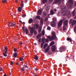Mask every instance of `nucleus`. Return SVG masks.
<instances>
[{
  "mask_svg": "<svg viewBox=\"0 0 76 76\" xmlns=\"http://www.w3.org/2000/svg\"><path fill=\"white\" fill-rule=\"evenodd\" d=\"M62 15L63 16H65V15H66V8H62Z\"/></svg>",
  "mask_w": 76,
  "mask_h": 76,
  "instance_id": "nucleus-4",
  "label": "nucleus"
},
{
  "mask_svg": "<svg viewBox=\"0 0 76 76\" xmlns=\"http://www.w3.org/2000/svg\"><path fill=\"white\" fill-rule=\"evenodd\" d=\"M34 58L35 60H38V57L37 56H35L34 57Z\"/></svg>",
  "mask_w": 76,
  "mask_h": 76,
  "instance_id": "nucleus-25",
  "label": "nucleus"
},
{
  "mask_svg": "<svg viewBox=\"0 0 76 76\" xmlns=\"http://www.w3.org/2000/svg\"><path fill=\"white\" fill-rule=\"evenodd\" d=\"M50 12L51 15H53V14H54V12H53V10H51Z\"/></svg>",
  "mask_w": 76,
  "mask_h": 76,
  "instance_id": "nucleus-26",
  "label": "nucleus"
},
{
  "mask_svg": "<svg viewBox=\"0 0 76 76\" xmlns=\"http://www.w3.org/2000/svg\"><path fill=\"white\" fill-rule=\"evenodd\" d=\"M19 44L20 45H22V42L19 43Z\"/></svg>",
  "mask_w": 76,
  "mask_h": 76,
  "instance_id": "nucleus-50",
  "label": "nucleus"
},
{
  "mask_svg": "<svg viewBox=\"0 0 76 76\" xmlns=\"http://www.w3.org/2000/svg\"><path fill=\"white\" fill-rule=\"evenodd\" d=\"M22 17H25L26 15H22Z\"/></svg>",
  "mask_w": 76,
  "mask_h": 76,
  "instance_id": "nucleus-52",
  "label": "nucleus"
},
{
  "mask_svg": "<svg viewBox=\"0 0 76 76\" xmlns=\"http://www.w3.org/2000/svg\"><path fill=\"white\" fill-rule=\"evenodd\" d=\"M42 35H44L45 34V32H44V30H43L42 31Z\"/></svg>",
  "mask_w": 76,
  "mask_h": 76,
  "instance_id": "nucleus-39",
  "label": "nucleus"
},
{
  "mask_svg": "<svg viewBox=\"0 0 76 76\" xmlns=\"http://www.w3.org/2000/svg\"><path fill=\"white\" fill-rule=\"evenodd\" d=\"M41 34H39L37 36V38H39L41 37Z\"/></svg>",
  "mask_w": 76,
  "mask_h": 76,
  "instance_id": "nucleus-30",
  "label": "nucleus"
},
{
  "mask_svg": "<svg viewBox=\"0 0 76 76\" xmlns=\"http://www.w3.org/2000/svg\"><path fill=\"white\" fill-rule=\"evenodd\" d=\"M53 20H54V21H56V18H53Z\"/></svg>",
  "mask_w": 76,
  "mask_h": 76,
  "instance_id": "nucleus-44",
  "label": "nucleus"
},
{
  "mask_svg": "<svg viewBox=\"0 0 76 76\" xmlns=\"http://www.w3.org/2000/svg\"><path fill=\"white\" fill-rule=\"evenodd\" d=\"M50 46H48L47 48L45 49V52H46V53H47V52L49 50H50Z\"/></svg>",
  "mask_w": 76,
  "mask_h": 76,
  "instance_id": "nucleus-14",
  "label": "nucleus"
},
{
  "mask_svg": "<svg viewBox=\"0 0 76 76\" xmlns=\"http://www.w3.org/2000/svg\"><path fill=\"white\" fill-rule=\"evenodd\" d=\"M44 43H42L41 44V48H42V47H43V45H44Z\"/></svg>",
  "mask_w": 76,
  "mask_h": 76,
  "instance_id": "nucleus-36",
  "label": "nucleus"
},
{
  "mask_svg": "<svg viewBox=\"0 0 76 76\" xmlns=\"http://www.w3.org/2000/svg\"><path fill=\"white\" fill-rule=\"evenodd\" d=\"M18 10L19 12H22V8L20 7H19L18 8Z\"/></svg>",
  "mask_w": 76,
  "mask_h": 76,
  "instance_id": "nucleus-17",
  "label": "nucleus"
},
{
  "mask_svg": "<svg viewBox=\"0 0 76 76\" xmlns=\"http://www.w3.org/2000/svg\"><path fill=\"white\" fill-rule=\"evenodd\" d=\"M22 29H23V30L24 31H25V29H24V27H23Z\"/></svg>",
  "mask_w": 76,
  "mask_h": 76,
  "instance_id": "nucleus-54",
  "label": "nucleus"
},
{
  "mask_svg": "<svg viewBox=\"0 0 76 76\" xmlns=\"http://www.w3.org/2000/svg\"><path fill=\"white\" fill-rule=\"evenodd\" d=\"M76 21L75 20H74L72 22V25H73V24H76Z\"/></svg>",
  "mask_w": 76,
  "mask_h": 76,
  "instance_id": "nucleus-22",
  "label": "nucleus"
},
{
  "mask_svg": "<svg viewBox=\"0 0 76 76\" xmlns=\"http://www.w3.org/2000/svg\"><path fill=\"white\" fill-rule=\"evenodd\" d=\"M54 41L51 42L50 44V47H51L52 45H54Z\"/></svg>",
  "mask_w": 76,
  "mask_h": 76,
  "instance_id": "nucleus-21",
  "label": "nucleus"
},
{
  "mask_svg": "<svg viewBox=\"0 0 76 76\" xmlns=\"http://www.w3.org/2000/svg\"><path fill=\"white\" fill-rule=\"evenodd\" d=\"M25 3H27V1H28V0H24Z\"/></svg>",
  "mask_w": 76,
  "mask_h": 76,
  "instance_id": "nucleus-51",
  "label": "nucleus"
},
{
  "mask_svg": "<svg viewBox=\"0 0 76 76\" xmlns=\"http://www.w3.org/2000/svg\"><path fill=\"white\" fill-rule=\"evenodd\" d=\"M33 22V20L31 18L28 21V22L29 23H32Z\"/></svg>",
  "mask_w": 76,
  "mask_h": 76,
  "instance_id": "nucleus-18",
  "label": "nucleus"
},
{
  "mask_svg": "<svg viewBox=\"0 0 76 76\" xmlns=\"http://www.w3.org/2000/svg\"><path fill=\"white\" fill-rule=\"evenodd\" d=\"M28 69V67L26 65H24L23 67L21 68V71H25V70H27Z\"/></svg>",
  "mask_w": 76,
  "mask_h": 76,
  "instance_id": "nucleus-3",
  "label": "nucleus"
},
{
  "mask_svg": "<svg viewBox=\"0 0 76 76\" xmlns=\"http://www.w3.org/2000/svg\"><path fill=\"white\" fill-rule=\"evenodd\" d=\"M19 22H20L21 23H22V21H19Z\"/></svg>",
  "mask_w": 76,
  "mask_h": 76,
  "instance_id": "nucleus-63",
  "label": "nucleus"
},
{
  "mask_svg": "<svg viewBox=\"0 0 76 76\" xmlns=\"http://www.w3.org/2000/svg\"><path fill=\"white\" fill-rule=\"evenodd\" d=\"M34 29H38V28H39V24H36L34 25Z\"/></svg>",
  "mask_w": 76,
  "mask_h": 76,
  "instance_id": "nucleus-10",
  "label": "nucleus"
},
{
  "mask_svg": "<svg viewBox=\"0 0 76 76\" xmlns=\"http://www.w3.org/2000/svg\"><path fill=\"white\" fill-rule=\"evenodd\" d=\"M64 20H61L58 23V28H60L61 26L63 23V22Z\"/></svg>",
  "mask_w": 76,
  "mask_h": 76,
  "instance_id": "nucleus-6",
  "label": "nucleus"
},
{
  "mask_svg": "<svg viewBox=\"0 0 76 76\" xmlns=\"http://www.w3.org/2000/svg\"><path fill=\"white\" fill-rule=\"evenodd\" d=\"M51 25L53 27H55L56 25V22L54 21L52 22L51 23Z\"/></svg>",
  "mask_w": 76,
  "mask_h": 76,
  "instance_id": "nucleus-9",
  "label": "nucleus"
},
{
  "mask_svg": "<svg viewBox=\"0 0 76 76\" xmlns=\"http://www.w3.org/2000/svg\"><path fill=\"white\" fill-rule=\"evenodd\" d=\"M12 72H10L9 74H10V76H11V75L12 74Z\"/></svg>",
  "mask_w": 76,
  "mask_h": 76,
  "instance_id": "nucleus-56",
  "label": "nucleus"
},
{
  "mask_svg": "<svg viewBox=\"0 0 76 76\" xmlns=\"http://www.w3.org/2000/svg\"><path fill=\"white\" fill-rule=\"evenodd\" d=\"M25 31L26 32V34H28V29L27 28H26V29L25 30Z\"/></svg>",
  "mask_w": 76,
  "mask_h": 76,
  "instance_id": "nucleus-27",
  "label": "nucleus"
},
{
  "mask_svg": "<svg viewBox=\"0 0 76 76\" xmlns=\"http://www.w3.org/2000/svg\"><path fill=\"white\" fill-rule=\"evenodd\" d=\"M13 64V62L12 61H11V62L10 64L11 65H12Z\"/></svg>",
  "mask_w": 76,
  "mask_h": 76,
  "instance_id": "nucleus-49",
  "label": "nucleus"
},
{
  "mask_svg": "<svg viewBox=\"0 0 76 76\" xmlns=\"http://www.w3.org/2000/svg\"><path fill=\"white\" fill-rule=\"evenodd\" d=\"M43 17L44 18H45V16H46V15H47V14L45 12H44L43 13Z\"/></svg>",
  "mask_w": 76,
  "mask_h": 76,
  "instance_id": "nucleus-23",
  "label": "nucleus"
},
{
  "mask_svg": "<svg viewBox=\"0 0 76 76\" xmlns=\"http://www.w3.org/2000/svg\"><path fill=\"white\" fill-rule=\"evenodd\" d=\"M36 18V19H41V18L40 17V16H37Z\"/></svg>",
  "mask_w": 76,
  "mask_h": 76,
  "instance_id": "nucleus-29",
  "label": "nucleus"
},
{
  "mask_svg": "<svg viewBox=\"0 0 76 76\" xmlns=\"http://www.w3.org/2000/svg\"><path fill=\"white\" fill-rule=\"evenodd\" d=\"M3 55L4 56H5V57H7V55L6 54V53H4Z\"/></svg>",
  "mask_w": 76,
  "mask_h": 76,
  "instance_id": "nucleus-38",
  "label": "nucleus"
},
{
  "mask_svg": "<svg viewBox=\"0 0 76 76\" xmlns=\"http://www.w3.org/2000/svg\"><path fill=\"white\" fill-rule=\"evenodd\" d=\"M40 23H41V24H42V23H43V20H41Z\"/></svg>",
  "mask_w": 76,
  "mask_h": 76,
  "instance_id": "nucleus-43",
  "label": "nucleus"
},
{
  "mask_svg": "<svg viewBox=\"0 0 76 76\" xmlns=\"http://www.w3.org/2000/svg\"><path fill=\"white\" fill-rule=\"evenodd\" d=\"M5 50L6 51H7V47H5Z\"/></svg>",
  "mask_w": 76,
  "mask_h": 76,
  "instance_id": "nucleus-47",
  "label": "nucleus"
},
{
  "mask_svg": "<svg viewBox=\"0 0 76 76\" xmlns=\"http://www.w3.org/2000/svg\"><path fill=\"white\" fill-rule=\"evenodd\" d=\"M45 41H46V42H48V39H45Z\"/></svg>",
  "mask_w": 76,
  "mask_h": 76,
  "instance_id": "nucleus-40",
  "label": "nucleus"
},
{
  "mask_svg": "<svg viewBox=\"0 0 76 76\" xmlns=\"http://www.w3.org/2000/svg\"><path fill=\"white\" fill-rule=\"evenodd\" d=\"M15 24H16L15 22H11L8 23V26H13L15 25Z\"/></svg>",
  "mask_w": 76,
  "mask_h": 76,
  "instance_id": "nucleus-5",
  "label": "nucleus"
},
{
  "mask_svg": "<svg viewBox=\"0 0 76 76\" xmlns=\"http://www.w3.org/2000/svg\"><path fill=\"white\" fill-rule=\"evenodd\" d=\"M29 29L30 30V33L33 34V33H34V34H37V31L35 30V27H28Z\"/></svg>",
  "mask_w": 76,
  "mask_h": 76,
  "instance_id": "nucleus-2",
  "label": "nucleus"
},
{
  "mask_svg": "<svg viewBox=\"0 0 76 76\" xmlns=\"http://www.w3.org/2000/svg\"><path fill=\"white\" fill-rule=\"evenodd\" d=\"M3 70V68L1 67L0 68V72H1Z\"/></svg>",
  "mask_w": 76,
  "mask_h": 76,
  "instance_id": "nucleus-45",
  "label": "nucleus"
},
{
  "mask_svg": "<svg viewBox=\"0 0 76 76\" xmlns=\"http://www.w3.org/2000/svg\"><path fill=\"white\" fill-rule=\"evenodd\" d=\"M17 56V53H14V57H16Z\"/></svg>",
  "mask_w": 76,
  "mask_h": 76,
  "instance_id": "nucleus-28",
  "label": "nucleus"
},
{
  "mask_svg": "<svg viewBox=\"0 0 76 76\" xmlns=\"http://www.w3.org/2000/svg\"><path fill=\"white\" fill-rule=\"evenodd\" d=\"M42 28H39V29L38 30V32H40L41 31Z\"/></svg>",
  "mask_w": 76,
  "mask_h": 76,
  "instance_id": "nucleus-34",
  "label": "nucleus"
},
{
  "mask_svg": "<svg viewBox=\"0 0 76 76\" xmlns=\"http://www.w3.org/2000/svg\"><path fill=\"white\" fill-rule=\"evenodd\" d=\"M47 45H48V44H45L43 48L45 49L46 48V47H47Z\"/></svg>",
  "mask_w": 76,
  "mask_h": 76,
  "instance_id": "nucleus-24",
  "label": "nucleus"
},
{
  "mask_svg": "<svg viewBox=\"0 0 76 76\" xmlns=\"http://www.w3.org/2000/svg\"><path fill=\"white\" fill-rule=\"evenodd\" d=\"M6 2V0H2V2L3 3H5Z\"/></svg>",
  "mask_w": 76,
  "mask_h": 76,
  "instance_id": "nucleus-35",
  "label": "nucleus"
},
{
  "mask_svg": "<svg viewBox=\"0 0 76 76\" xmlns=\"http://www.w3.org/2000/svg\"><path fill=\"white\" fill-rule=\"evenodd\" d=\"M19 60L20 61H23V58L22 57H20V58Z\"/></svg>",
  "mask_w": 76,
  "mask_h": 76,
  "instance_id": "nucleus-31",
  "label": "nucleus"
},
{
  "mask_svg": "<svg viewBox=\"0 0 76 76\" xmlns=\"http://www.w3.org/2000/svg\"><path fill=\"white\" fill-rule=\"evenodd\" d=\"M21 6L22 8L23 7V2H21Z\"/></svg>",
  "mask_w": 76,
  "mask_h": 76,
  "instance_id": "nucleus-33",
  "label": "nucleus"
},
{
  "mask_svg": "<svg viewBox=\"0 0 76 76\" xmlns=\"http://www.w3.org/2000/svg\"><path fill=\"white\" fill-rule=\"evenodd\" d=\"M74 31H76V26L75 27V28L74 29Z\"/></svg>",
  "mask_w": 76,
  "mask_h": 76,
  "instance_id": "nucleus-53",
  "label": "nucleus"
},
{
  "mask_svg": "<svg viewBox=\"0 0 76 76\" xmlns=\"http://www.w3.org/2000/svg\"><path fill=\"white\" fill-rule=\"evenodd\" d=\"M14 52H16V51H17V49L14 48Z\"/></svg>",
  "mask_w": 76,
  "mask_h": 76,
  "instance_id": "nucleus-37",
  "label": "nucleus"
},
{
  "mask_svg": "<svg viewBox=\"0 0 76 76\" xmlns=\"http://www.w3.org/2000/svg\"><path fill=\"white\" fill-rule=\"evenodd\" d=\"M42 13V11L41 10H39L38 12H37V14L39 15H41V14Z\"/></svg>",
  "mask_w": 76,
  "mask_h": 76,
  "instance_id": "nucleus-12",
  "label": "nucleus"
},
{
  "mask_svg": "<svg viewBox=\"0 0 76 76\" xmlns=\"http://www.w3.org/2000/svg\"><path fill=\"white\" fill-rule=\"evenodd\" d=\"M60 1V0H56V3H59Z\"/></svg>",
  "mask_w": 76,
  "mask_h": 76,
  "instance_id": "nucleus-42",
  "label": "nucleus"
},
{
  "mask_svg": "<svg viewBox=\"0 0 76 76\" xmlns=\"http://www.w3.org/2000/svg\"><path fill=\"white\" fill-rule=\"evenodd\" d=\"M47 37L50 41H53L54 39H57V37L56 36V33H55V32L54 31H53L52 33L51 37L50 36H48Z\"/></svg>",
  "mask_w": 76,
  "mask_h": 76,
  "instance_id": "nucleus-1",
  "label": "nucleus"
},
{
  "mask_svg": "<svg viewBox=\"0 0 76 76\" xmlns=\"http://www.w3.org/2000/svg\"><path fill=\"white\" fill-rule=\"evenodd\" d=\"M54 11H55V12H56V11H57V10L56 9H54Z\"/></svg>",
  "mask_w": 76,
  "mask_h": 76,
  "instance_id": "nucleus-57",
  "label": "nucleus"
},
{
  "mask_svg": "<svg viewBox=\"0 0 76 76\" xmlns=\"http://www.w3.org/2000/svg\"><path fill=\"white\" fill-rule=\"evenodd\" d=\"M41 39H39V42H41Z\"/></svg>",
  "mask_w": 76,
  "mask_h": 76,
  "instance_id": "nucleus-48",
  "label": "nucleus"
},
{
  "mask_svg": "<svg viewBox=\"0 0 76 76\" xmlns=\"http://www.w3.org/2000/svg\"><path fill=\"white\" fill-rule=\"evenodd\" d=\"M4 53L5 54H6L7 53V51H5Z\"/></svg>",
  "mask_w": 76,
  "mask_h": 76,
  "instance_id": "nucleus-62",
  "label": "nucleus"
},
{
  "mask_svg": "<svg viewBox=\"0 0 76 76\" xmlns=\"http://www.w3.org/2000/svg\"><path fill=\"white\" fill-rule=\"evenodd\" d=\"M69 1L70 4H69L70 5L68 6V7H72L73 6V1H72V0H69Z\"/></svg>",
  "mask_w": 76,
  "mask_h": 76,
  "instance_id": "nucleus-7",
  "label": "nucleus"
},
{
  "mask_svg": "<svg viewBox=\"0 0 76 76\" xmlns=\"http://www.w3.org/2000/svg\"><path fill=\"white\" fill-rule=\"evenodd\" d=\"M64 51V48L63 47H62L60 48V52H62V51Z\"/></svg>",
  "mask_w": 76,
  "mask_h": 76,
  "instance_id": "nucleus-11",
  "label": "nucleus"
},
{
  "mask_svg": "<svg viewBox=\"0 0 76 76\" xmlns=\"http://www.w3.org/2000/svg\"><path fill=\"white\" fill-rule=\"evenodd\" d=\"M67 40L68 41H69L70 42H71L72 41V40H71V39L70 38H67Z\"/></svg>",
  "mask_w": 76,
  "mask_h": 76,
  "instance_id": "nucleus-32",
  "label": "nucleus"
},
{
  "mask_svg": "<svg viewBox=\"0 0 76 76\" xmlns=\"http://www.w3.org/2000/svg\"><path fill=\"white\" fill-rule=\"evenodd\" d=\"M46 10H50V6H48V7H46L45 8Z\"/></svg>",
  "mask_w": 76,
  "mask_h": 76,
  "instance_id": "nucleus-19",
  "label": "nucleus"
},
{
  "mask_svg": "<svg viewBox=\"0 0 76 76\" xmlns=\"http://www.w3.org/2000/svg\"><path fill=\"white\" fill-rule=\"evenodd\" d=\"M42 43H45V39L44 38H43L42 39Z\"/></svg>",
  "mask_w": 76,
  "mask_h": 76,
  "instance_id": "nucleus-15",
  "label": "nucleus"
},
{
  "mask_svg": "<svg viewBox=\"0 0 76 76\" xmlns=\"http://www.w3.org/2000/svg\"><path fill=\"white\" fill-rule=\"evenodd\" d=\"M47 29H48V30H50V29H51V28L50 27H48Z\"/></svg>",
  "mask_w": 76,
  "mask_h": 76,
  "instance_id": "nucleus-41",
  "label": "nucleus"
},
{
  "mask_svg": "<svg viewBox=\"0 0 76 76\" xmlns=\"http://www.w3.org/2000/svg\"><path fill=\"white\" fill-rule=\"evenodd\" d=\"M72 20L70 19L69 21H70V22H72Z\"/></svg>",
  "mask_w": 76,
  "mask_h": 76,
  "instance_id": "nucleus-60",
  "label": "nucleus"
},
{
  "mask_svg": "<svg viewBox=\"0 0 76 76\" xmlns=\"http://www.w3.org/2000/svg\"><path fill=\"white\" fill-rule=\"evenodd\" d=\"M75 19H76V16H75Z\"/></svg>",
  "mask_w": 76,
  "mask_h": 76,
  "instance_id": "nucleus-64",
  "label": "nucleus"
},
{
  "mask_svg": "<svg viewBox=\"0 0 76 76\" xmlns=\"http://www.w3.org/2000/svg\"><path fill=\"white\" fill-rule=\"evenodd\" d=\"M16 64H17V65H19V64L18 63H17Z\"/></svg>",
  "mask_w": 76,
  "mask_h": 76,
  "instance_id": "nucleus-59",
  "label": "nucleus"
},
{
  "mask_svg": "<svg viewBox=\"0 0 76 76\" xmlns=\"http://www.w3.org/2000/svg\"><path fill=\"white\" fill-rule=\"evenodd\" d=\"M67 29V28L65 26H64L63 27V31H65Z\"/></svg>",
  "mask_w": 76,
  "mask_h": 76,
  "instance_id": "nucleus-20",
  "label": "nucleus"
},
{
  "mask_svg": "<svg viewBox=\"0 0 76 76\" xmlns=\"http://www.w3.org/2000/svg\"><path fill=\"white\" fill-rule=\"evenodd\" d=\"M51 48V50H52V52H54V51H55L56 50V48H57L56 46L53 45L52 47Z\"/></svg>",
  "mask_w": 76,
  "mask_h": 76,
  "instance_id": "nucleus-8",
  "label": "nucleus"
},
{
  "mask_svg": "<svg viewBox=\"0 0 76 76\" xmlns=\"http://www.w3.org/2000/svg\"><path fill=\"white\" fill-rule=\"evenodd\" d=\"M66 60H67L69 59V56H67L66 57Z\"/></svg>",
  "mask_w": 76,
  "mask_h": 76,
  "instance_id": "nucleus-46",
  "label": "nucleus"
},
{
  "mask_svg": "<svg viewBox=\"0 0 76 76\" xmlns=\"http://www.w3.org/2000/svg\"><path fill=\"white\" fill-rule=\"evenodd\" d=\"M18 0H16L15 1L16 3H18Z\"/></svg>",
  "mask_w": 76,
  "mask_h": 76,
  "instance_id": "nucleus-58",
  "label": "nucleus"
},
{
  "mask_svg": "<svg viewBox=\"0 0 76 76\" xmlns=\"http://www.w3.org/2000/svg\"><path fill=\"white\" fill-rule=\"evenodd\" d=\"M68 23V20H66L64 21V26L67 25V23Z\"/></svg>",
  "mask_w": 76,
  "mask_h": 76,
  "instance_id": "nucleus-13",
  "label": "nucleus"
},
{
  "mask_svg": "<svg viewBox=\"0 0 76 76\" xmlns=\"http://www.w3.org/2000/svg\"><path fill=\"white\" fill-rule=\"evenodd\" d=\"M49 1H51V2H52V1H53V0H49Z\"/></svg>",
  "mask_w": 76,
  "mask_h": 76,
  "instance_id": "nucleus-55",
  "label": "nucleus"
},
{
  "mask_svg": "<svg viewBox=\"0 0 76 76\" xmlns=\"http://www.w3.org/2000/svg\"><path fill=\"white\" fill-rule=\"evenodd\" d=\"M48 1L47 0H42V3L43 4H45V3H47Z\"/></svg>",
  "mask_w": 76,
  "mask_h": 76,
  "instance_id": "nucleus-16",
  "label": "nucleus"
},
{
  "mask_svg": "<svg viewBox=\"0 0 76 76\" xmlns=\"http://www.w3.org/2000/svg\"><path fill=\"white\" fill-rule=\"evenodd\" d=\"M7 75H6V74H4V76H7Z\"/></svg>",
  "mask_w": 76,
  "mask_h": 76,
  "instance_id": "nucleus-61",
  "label": "nucleus"
}]
</instances>
